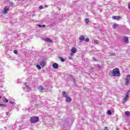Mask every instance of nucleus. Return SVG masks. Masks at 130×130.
Listing matches in <instances>:
<instances>
[{"instance_id":"33","label":"nucleus","mask_w":130,"mask_h":130,"mask_svg":"<svg viewBox=\"0 0 130 130\" xmlns=\"http://www.w3.org/2000/svg\"><path fill=\"white\" fill-rule=\"evenodd\" d=\"M45 8H47V5H45Z\"/></svg>"},{"instance_id":"7","label":"nucleus","mask_w":130,"mask_h":130,"mask_svg":"<svg viewBox=\"0 0 130 130\" xmlns=\"http://www.w3.org/2000/svg\"><path fill=\"white\" fill-rule=\"evenodd\" d=\"M42 40H44V41H46V42H49V43H52V40L48 38H46L45 39H43V38H42Z\"/></svg>"},{"instance_id":"23","label":"nucleus","mask_w":130,"mask_h":130,"mask_svg":"<svg viewBox=\"0 0 130 130\" xmlns=\"http://www.w3.org/2000/svg\"><path fill=\"white\" fill-rule=\"evenodd\" d=\"M37 68L38 70H41V67L39 66V65L37 66Z\"/></svg>"},{"instance_id":"31","label":"nucleus","mask_w":130,"mask_h":130,"mask_svg":"<svg viewBox=\"0 0 130 130\" xmlns=\"http://www.w3.org/2000/svg\"><path fill=\"white\" fill-rule=\"evenodd\" d=\"M9 103H10V104H13V102H12V101H9Z\"/></svg>"},{"instance_id":"3","label":"nucleus","mask_w":130,"mask_h":130,"mask_svg":"<svg viewBox=\"0 0 130 130\" xmlns=\"http://www.w3.org/2000/svg\"><path fill=\"white\" fill-rule=\"evenodd\" d=\"M30 121L31 123H36L39 121V117L34 116L30 118Z\"/></svg>"},{"instance_id":"10","label":"nucleus","mask_w":130,"mask_h":130,"mask_svg":"<svg viewBox=\"0 0 130 130\" xmlns=\"http://www.w3.org/2000/svg\"><path fill=\"white\" fill-rule=\"evenodd\" d=\"M71 51L72 52V53H76L77 52V49L75 47H73L71 49Z\"/></svg>"},{"instance_id":"24","label":"nucleus","mask_w":130,"mask_h":130,"mask_svg":"<svg viewBox=\"0 0 130 130\" xmlns=\"http://www.w3.org/2000/svg\"><path fill=\"white\" fill-rule=\"evenodd\" d=\"M14 53H15V54H18V51L17 50H15L14 51Z\"/></svg>"},{"instance_id":"9","label":"nucleus","mask_w":130,"mask_h":130,"mask_svg":"<svg viewBox=\"0 0 130 130\" xmlns=\"http://www.w3.org/2000/svg\"><path fill=\"white\" fill-rule=\"evenodd\" d=\"M112 19H113V20H117V21H119L120 19V17L119 16H112Z\"/></svg>"},{"instance_id":"1","label":"nucleus","mask_w":130,"mask_h":130,"mask_svg":"<svg viewBox=\"0 0 130 130\" xmlns=\"http://www.w3.org/2000/svg\"><path fill=\"white\" fill-rule=\"evenodd\" d=\"M110 76L111 77H119L120 76V71L118 68H116L112 70L110 73Z\"/></svg>"},{"instance_id":"5","label":"nucleus","mask_w":130,"mask_h":130,"mask_svg":"<svg viewBox=\"0 0 130 130\" xmlns=\"http://www.w3.org/2000/svg\"><path fill=\"white\" fill-rule=\"evenodd\" d=\"M128 97H129V91H128L127 93L126 94L124 98V99L122 100L123 104L127 101Z\"/></svg>"},{"instance_id":"27","label":"nucleus","mask_w":130,"mask_h":130,"mask_svg":"<svg viewBox=\"0 0 130 130\" xmlns=\"http://www.w3.org/2000/svg\"><path fill=\"white\" fill-rule=\"evenodd\" d=\"M0 106H7V105H4V104H0Z\"/></svg>"},{"instance_id":"28","label":"nucleus","mask_w":130,"mask_h":130,"mask_svg":"<svg viewBox=\"0 0 130 130\" xmlns=\"http://www.w3.org/2000/svg\"><path fill=\"white\" fill-rule=\"evenodd\" d=\"M39 9H43V6H40L39 7Z\"/></svg>"},{"instance_id":"29","label":"nucleus","mask_w":130,"mask_h":130,"mask_svg":"<svg viewBox=\"0 0 130 130\" xmlns=\"http://www.w3.org/2000/svg\"><path fill=\"white\" fill-rule=\"evenodd\" d=\"M128 8L129 10H130V3H128Z\"/></svg>"},{"instance_id":"30","label":"nucleus","mask_w":130,"mask_h":130,"mask_svg":"<svg viewBox=\"0 0 130 130\" xmlns=\"http://www.w3.org/2000/svg\"><path fill=\"white\" fill-rule=\"evenodd\" d=\"M94 42H95V43H99V42L97 41V40H95V41H94Z\"/></svg>"},{"instance_id":"18","label":"nucleus","mask_w":130,"mask_h":130,"mask_svg":"<svg viewBox=\"0 0 130 130\" xmlns=\"http://www.w3.org/2000/svg\"><path fill=\"white\" fill-rule=\"evenodd\" d=\"M58 58H59V59H60V60L61 61H62V62H64V59H63V58H62V57H59Z\"/></svg>"},{"instance_id":"4","label":"nucleus","mask_w":130,"mask_h":130,"mask_svg":"<svg viewBox=\"0 0 130 130\" xmlns=\"http://www.w3.org/2000/svg\"><path fill=\"white\" fill-rule=\"evenodd\" d=\"M124 82L125 86H127L129 84H130V75H128L126 76Z\"/></svg>"},{"instance_id":"14","label":"nucleus","mask_w":130,"mask_h":130,"mask_svg":"<svg viewBox=\"0 0 130 130\" xmlns=\"http://www.w3.org/2000/svg\"><path fill=\"white\" fill-rule=\"evenodd\" d=\"M2 100L3 102H5V103H8V102H9V100H8L6 98H3Z\"/></svg>"},{"instance_id":"22","label":"nucleus","mask_w":130,"mask_h":130,"mask_svg":"<svg viewBox=\"0 0 130 130\" xmlns=\"http://www.w3.org/2000/svg\"><path fill=\"white\" fill-rule=\"evenodd\" d=\"M107 113H108V114H109V115H111V114L112 113L111 111H110V110L108 111Z\"/></svg>"},{"instance_id":"34","label":"nucleus","mask_w":130,"mask_h":130,"mask_svg":"<svg viewBox=\"0 0 130 130\" xmlns=\"http://www.w3.org/2000/svg\"><path fill=\"white\" fill-rule=\"evenodd\" d=\"M71 55H73V54H71Z\"/></svg>"},{"instance_id":"19","label":"nucleus","mask_w":130,"mask_h":130,"mask_svg":"<svg viewBox=\"0 0 130 130\" xmlns=\"http://www.w3.org/2000/svg\"><path fill=\"white\" fill-rule=\"evenodd\" d=\"M85 23H86V24H87V25H89V23H89V19L86 18L85 19Z\"/></svg>"},{"instance_id":"12","label":"nucleus","mask_w":130,"mask_h":130,"mask_svg":"<svg viewBox=\"0 0 130 130\" xmlns=\"http://www.w3.org/2000/svg\"><path fill=\"white\" fill-rule=\"evenodd\" d=\"M52 66L54 69H58V64L54 63Z\"/></svg>"},{"instance_id":"13","label":"nucleus","mask_w":130,"mask_h":130,"mask_svg":"<svg viewBox=\"0 0 130 130\" xmlns=\"http://www.w3.org/2000/svg\"><path fill=\"white\" fill-rule=\"evenodd\" d=\"M79 40L83 41L85 40V37H84V36H81L79 37Z\"/></svg>"},{"instance_id":"26","label":"nucleus","mask_w":130,"mask_h":130,"mask_svg":"<svg viewBox=\"0 0 130 130\" xmlns=\"http://www.w3.org/2000/svg\"><path fill=\"white\" fill-rule=\"evenodd\" d=\"M104 130H109V129H108V127H105L104 128Z\"/></svg>"},{"instance_id":"6","label":"nucleus","mask_w":130,"mask_h":130,"mask_svg":"<svg viewBox=\"0 0 130 130\" xmlns=\"http://www.w3.org/2000/svg\"><path fill=\"white\" fill-rule=\"evenodd\" d=\"M9 10H10V7L6 6L4 8V10L3 12V14L4 15H6V14H7L8 12H9Z\"/></svg>"},{"instance_id":"8","label":"nucleus","mask_w":130,"mask_h":130,"mask_svg":"<svg viewBox=\"0 0 130 130\" xmlns=\"http://www.w3.org/2000/svg\"><path fill=\"white\" fill-rule=\"evenodd\" d=\"M123 40L124 43H128V38L127 37H124L123 38Z\"/></svg>"},{"instance_id":"25","label":"nucleus","mask_w":130,"mask_h":130,"mask_svg":"<svg viewBox=\"0 0 130 130\" xmlns=\"http://www.w3.org/2000/svg\"><path fill=\"white\" fill-rule=\"evenodd\" d=\"M92 59L94 61H97V59L96 58H95V57H92Z\"/></svg>"},{"instance_id":"2","label":"nucleus","mask_w":130,"mask_h":130,"mask_svg":"<svg viewBox=\"0 0 130 130\" xmlns=\"http://www.w3.org/2000/svg\"><path fill=\"white\" fill-rule=\"evenodd\" d=\"M62 95L66 98V102L70 103L72 102V98L71 97L69 96L68 94L66 93V91H63L62 92Z\"/></svg>"},{"instance_id":"15","label":"nucleus","mask_w":130,"mask_h":130,"mask_svg":"<svg viewBox=\"0 0 130 130\" xmlns=\"http://www.w3.org/2000/svg\"><path fill=\"white\" fill-rule=\"evenodd\" d=\"M125 114L126 116H130V112L129 111H125Z\"/></svg>"},{"instance_id":"21","label":"nucleus","mask_w":130,"mask_h":130,"mask_svg":"<svg viewBox=\"0 0 130 130\" xmlns=\"http://www.w3.org/2000/svg\"><path fill=\"white\" fill-rule=\"evenodd\" d=\"M46 26L44 24H43V25H38V27H40V28H41V27H46Z\"/></svg>"},{"instance_id":"11","label":"nucleus","mask_w":130,"mask_h":130,"mask_svg":"<svg viewBox=\"0 0 130 130\" xmlns=\"http://www.w3.org/2000/svg\"><path fill=\"white\" fill-rule=\"evenodd\" d=\"M46 62L45 61H42L40 62V66H41L42 67H44L45 66H46Z\"/></svg>"},{"instance_id":"16","label":"nucleus","mask_w":130,"mask_h":130,"mask_svg":"<svg viewBox=\"0 0 130 130\" xmlns=\"http://www.w3.org/2000/svg\"><path fill=\"white\" fill-rule=\"evenodd\" d=\"M39 90H40V91H43V90H44V88H43V86H40L38 87Z\"/></svg>"},{"instance_id":"17","label":"nucleus","mask_w":130,"mask_h":130,"mask_svg":"<svg viewBox=\"0 0 130 130\" xmlns=\"http://www.w3.org/2000/svg\"><path fill=\"white\" fill-rule=\"evenodd\" d=\"M118 25L116 24V23H114L113 25V29H116V27H117Z\"/></svg>"},{"instance_id":"32","label":"nucleus","mask_w":130,"mask_h":130,"mask_svg":"<svg viewBox=\"0 0 130 130\" xmlns=\"http://www.w3.org/2000/svg\"><path fill=\"white\" fill-rule=\"evenodd\" d=\"M110 55H114V53H111Z\"/></svg>"},{"instance_id":"20","label":"nucleus","mask_w":130,"mask_h":130,"mask_svg":"<svg viewBox=\"0 0 130 130\" xmlns=\"http://www.w3.org/2000/svg\"><path fill=\"white\" fill-rule=\"evenodd\" d=\"M84 40L86 41V42H89L90 41V39H89V38H86L84 39Z\"/></svg>"}]
</instances>
